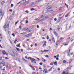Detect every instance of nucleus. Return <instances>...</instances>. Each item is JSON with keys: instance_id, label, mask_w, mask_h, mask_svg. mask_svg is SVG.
I'll use <instances>...</instances> for the list:
<instances>
[{"instance_id": "f257e3e1", "label": "nucleus", "mask_w": 74, "mask_h": 74, "mask_svg": "<svg viewBox=\"0 0 74 74\" xmlns=\"http://www.w3.org/2000/svg\"><path fill=\"white\" fill-rule=\"evenodd\" d=\"M2 53H3V55H8V54L7 52H6V51H5V50H3L2 51Z\"/></svg>"}, {"instance_id": "f03ea898", "label": "nucleus", "mask_w": 74, "mask_h": 74, "mask_svg": "<svg viewBox=\"0 0 74 74\" xmlns=\"http://www.w3.org/2000/svg\"><path fill=\"white\" fill-rule=\"evenodd\" d=\"M58 42L57 41L56 42V44L55 45V47H58Z\"/></svg>"}, {"instance_id": "7ed1b4c3", "label": "nucleus", "mask_w": 74, "mask_h": 74, "mask_svg": "<svg viewBox=\"0 0 74 74\" xmlns=\"http://www.w3.org/2000/svg\"><path fill=\"white\" fill-rule=\"evenodd\" d=\"M36 4V3H34V2H32L30 3L29 4L30 6H32V5H35Z\"/></svg>"}, {"instance_id": "20e7f679", "label": "nucleus", "mask_w": 74, "mask_h": 74, "mask_svg": "<svg viewBox=\"0 0 74 74\" xmlns=\"http://www.w3.org/2000/svg\"><path fill=\"white\" fill-rule=\"evenodd\" d=\"M2 15V17L1 19V20L3 18V14H2V12H1V11H0V16Z\"/></svg>"}, {"instance_id": "39448f33", "label": "nucleus", "mask_w": 74, "mask_h": 74, "mask_svg": "<svg viewBox=\"0 0 74 74\" xmlns=\"http://www.w3.org/2000/svg\"><path fill=\"white\" fill-rule=\"evenodd\" d=\"M31 62H32V63H33V61H34V60H35V59L34 58H31Z\"/></svg>"}, {"instance_id": "423d86ee", "label": "nucleus", "mask_w": 74, "mask_h": 74, "mask_svg": "<svg viewBox=\"0 0 74 74\" xmlns=\"http://www.w3.org/2000/svg\"><path fill=\"white\" fill-rule=\"evenodd\" d=\"M52 7L51 6H50L47 8V10H49V9H51Z\"/></svg>"}, {"instance_id": "0eeeda50", "label": "nucleus", "mask_w": 74, "mask_h": 74, "mask_svg": "<svg viewBox=\"0 0 74 74\" xmlns=\"http://www.w3.org/2000/svg\"><path fill=\"white\" fill-rule=\"evenodd\" d=\"M30 34H29L28 35L25 36L26 37H30Z\"/></svg>"}, {"instance_id": "6e6552de", "label": "nucleus", "mask_w": 74, "mask_h": 74, "mask_svg": "<svg viewBox=\"0 0 74 74\" xmlns=\"http://www.w3.org/2000/svg\"><path fill=\"white\" fill-rule=\"evenodd\" d=\"M5 3V2L4 1H2L1 4L2 5H4V4Z\"/></svg>"}, {"instance_id": "1a4fd4ad", "label": "nucleus", "mask_w": 74, "mask_h": 74, "mask_svg": "<svg viewBox=\"0 0 74 74\" xmlns=\"http://www.w3.org/2000/svg\"><path fill=\"white\" fill-rule=\"evenodd\" d=\"M69 14H70V13H67V14L65 16V17H68V16H69Z\"/></svg>"}, {"instance_id": "9d476101", "label": "nucleus", "mask_w": 74, "mask_h": 74, "mask_svg": "<svg viewBox=\"0 0 74 74\" xmlns=\"http://www.w3.org/2000/svg\"><path fill=\"white\" fill-rule=\"evenodd\" d=\"M14 59L15 60H17V59H19V58H16V57H14Z\"/></svg>"}, {"instance_id": "9b49d317", "label": "nucleus", "mask_w": 74, "mask_h": 74, "mask_svg": "<svg viewBox=\"0 0 74 74\" xmlns=\"http://www.w3.org/2000/svg\"><path fill=\"white\" fill-rule=\"evenodd\" d=\"M42 1V0H38V1H37L35 2L36 3H39V2H40V1Z\"/></svg>"}, {"instance_id": "f8f14e48", "label": "nucleus", "mask_w": 74, "mask_h": 74, "mask_svg": "<svg viewBox=\"0 0 74 74\" xmlns=\"http://www.w3.org/2000/svg\"><path fill=\"white\" fill-rule=\"evenodd\" d=\"M42 60L43 62H44L45 63V60L44 58H42Z\"/></svg>"}, {"instance_id": "ddd939ff", "label": "nucleus", "mask_w": 74, "mask_h": 74, "mask_svg": "<svg viewBox=\"0 0 74 74\" xmlns=\"http://www.w3.org/2000/svg\"><path fill=\"white\" fill-rule=\"evenodd\" d=\"M20 44H21V43H19L18 45H16V46L17 47H20Z\"/></svg>"}, {"instance_id": "4468645a", "label": "nucleus", "mask_w": 74, "mask_h": 74, "mask_svg": "<svg viewBox=\"0 0 74 74\" xmlns=\"http://www.w3.org/2000/svg\"><path fill=\"white\" fill-rule=\"evenodd\" d=\"M48 4H49V3H47L45 4V6H47L48 5Z\"/></svg>"}, {"instance_id": "2eb2a0df", "label": "nucleus", "mask_w": 74, "mask_h": 74, "mask_svg": "<svg viewBox=\"0 0 74 74\" xmlns=\"http://www.w3.org/2000/svg\"><path fill=\"white\" fill-rule=\"evenodd\" d=\"M30 67L32 68V69L33 70H35V69L32 66H30Z\"/></svg>"}, {"instance_id": "dca6fc26", "label": "nucleus", "mask_w": 74, "mask_h": 74, "mask_svg": "<svg viewBox=\"0 0 74 74\" xmlns=\"http://www.w3.org/2000/svg\"><path fill=\"white\" fill-rule=\"evenodd\" d=\"M15 11H14L12 13V15H15Z\"/></svg>"}, {"instance_id": "f3484780", "label": "nucleus", "mask_w": 74, "mask_h": 74, "mask_svg": "<svg viewBox=\"0 0 74 74\" xmlns=\"http://www.w3.org/2000/svg\"><path fill=\"white\" fill-rule=\"evenodd\" d=\"M54 64L56 66H57V62H55L54 63Z\"/></svg>"}, {"instance_id": "a211bd4d", "label": "nucleus", "mask_w": 74, "mask_h": 74, "mask_svg": "<svg viewBox=\"0 0 74 74\" xmlns=\"http://www.w3.org/2000/svg\"><path fill=\"white\" fill-rule=\"evenodd\" d=\"M54 34L56 36L57 35V33H56V32H53Z\"/></svg>"}, {"instance_id": "6ab92c4d", "label": "nucleus", "mask_w": 74, "mask_h": 74, "mask_svg": "<svg viewBox=\"0 0 74 74\" xmlns=\"http://www.w3.org/2000/svg\"><path fill=\"white\" fill-rule=\"evenodd\" d=\"M44 70L43 71H46V70H47V69H46V68H45V67H44Z\"/></svg>"}, {"instance_id": "aec40b11", "label": "nucleus", "mask_w": 74, "mask_h": 74, "mask_svg": "<svg viewBox=\"0 0 74 74\" xmlns=\"http://www.w3.org/2000/svg\"><path fill=\"white\" fill-rule=\"evenodd\" d=\"M16 49L17 51H20V49H19L17 47H16Z\"/></svg>"}, {"instance_id": "412c9836", "label": "nucleus", "mask_w": 74, "mask_h": 74, "mask_svg": "<svg viewBox=\"0 0 74 74\" xmlns=\"http://www.w3.org/2000/svg\"><path fill=\"white\" fill-rule=\"evenodd\" d=\"M54 63L53 62H51V63H50V65H51V66H52V65H53V64Z\"/></svg>"}, {"instance_id": "4be33fe9", "label": "nucleus", "mask_w": 74, "mask_h": 74, "mask_svg": "<svg viewBox=\"0 0 74 74\" xmlns=\"http://www.w3.org/2000/svg\"><path fill=\"white\" fill-rule=\"evenodd\" d=\"M48 51H49V50H44L43 52H48Z\"/></svg>"}, {"instance_id": "5701e85b", "label": "nucleus", "mask_w": 74, "mask_h": 74, "mask_svg": "<svg viewBox=\"0 0 74 74\" xmlns=\"http://www.w3.org/2000/svg\"><path fill=\"white\" fill-rule=\"evenodd\" d=\"M49 12V10H47L45 11V13H48V12Z\"/></svg>"}, {"instance_id": "b1692460", "label": "nucleus", "mask_w": 74, "mask_h": 74, "mask_svg": "<svg viewBox=\"0 0 74 74\" xmlns=\"http://www.w3.org/2000/svg\"><path fill=\"white\" fill-rule=\"evenodd\" d=\"M23 30H24V31H26V30H27V29L26 28H24L23 29Z\"/></svg>"}, {"instance_id": "393cba45", "label": "nucleus", "mask_w": 74, "mask_h": 74, "mask_svg": "<svg viewBox=\"0 0 74 74\" xmlns=\"http://www.w3.org/2000/svg\"><path fill=\"white\" fill-rule=\"evenodd\" d=\"M35 10V9L34 8H32L31 9V11H34Z\"/></svg>"}, {"instance_id": "a878e982", "label": "nucleus", "mask_w": 74, "mask_h": 74, "mask_svg": "<svg viewBox=\"0 0 74 74\" xmlns=\"http://www.w3.org/2000/svg\"><path fill=\"white\" fill-rule=\"evenodd\" d=\"M23 47H24V48H25V45L24 43L23 44Z\"/></svg>"}, {"instance_id": "bb28decb", "label": "nucleus", "mask_w": 74, "mask_h": 74, "mask_svg": "<svg viewBox=\"0 0 74 74\" xmlns=\"http://www.w3.org/2000/svg\"><path fill=\"white\" fill-rule=\"evenodd\" d=\"M52 67L49 70V71H51L52 70Z\"/></svg>"}, {"instance_id": "cd10ccee", "label": "nucleus", "mask_w": 74, "mask_h": 74, "mask_svg": "<svg viewBox=\"0 0 74 74\" xmlns=\"http://www.w3.org/2000/svg\"><path fill=\"white\" fill-rule=\"evenodd\" d=\"M4 29L5 30V31L6 32L7 31V29H6V27H5L4 26Z\"/></svg>"}, {"instance_id": "c85d7f7f", "label": "nucleus", "mask_w": 74, "mask_h": 74, "mask_svg": "<svg viewBox=\"0 0 74 74\" xmlns=\"http://www.w3.org/2000/svg\"><path fill=\"white\" fill-rule=\"evenodd\" d=\"M45 18V19H48V18H49V17L48 16H46Z\"/></svg>"}, {"instance_id": "c756f323", "label": "nucleus", "mask_w": 74, "mask_h": 74, "mask_svg": "<svg viewBox=\"0 0 74 74\" xmlns=\"http://www.w3.org/2000/svg\"><path fill=\"white\" fill-rule=\"evenodd\" d=\"M9 27V24H8L7 25H6V27L8 28Z\"/></svg>"}, {"instance_id": "7c9ffc66", "label": "nucleus", "mask_w": 74, "mask_h": 74, "mask_svg": "<svg viewBox=\"0 0 74 74\" xmlns=\"http://www.w3.org/2000/svg\"><path fill=\"white\" fill-rule=\"evenodd\" d=\"M0 60L3 61L4 60H2V57H1L0 58Z\"/></svg>"}, {"instance_id": "2f4dec72", "label": "nucleus", "mask_w": 74, "mask_h": 74, "mask_svg": "<svg viewBox=\"0 0 74 74\" xmlns=\"http://www.w3.org/2000/svg\"><path fill=\"white\" fill-rule=\"evenodd\" d=\"M60 40H63V38L62 37H61L60 38Z\"/></svg>"}, {"instance_id": "473e14b6", "label": "nucleus", "mask_w": 74, "mask_h": 74, "mask_svg": "<svg viewBox=\"0 0 74 74\" xmlns=\"http://www.w3.org/2000/svg\"><path fill=\"white\" fill-rule=\"evenodd\" d=\"M44 16H45L44 15H43L40 17V18H44Z\"/></svg>"}, {"instance_id": "72a5a7b5", "label": "nucleus", "mask_w": 74, "mask_h": 74, "mask_svg": "<svg viewBox=\"0 0 74 74\" xmlns=\"http://www.w3.org/2000/svg\"><path fill=\"white\" fill-rule=\"evenodd\" d=\"M16 41L17 42H18V41L17 40H16L15 41H14V44H16Z\"/></svg>"}, {"instance_id": "f704fd0d", "label": "nucleus", "mask_w": 74, "mask_h": 74, "mask_svg": "<svg viewBox=\"0 0 74 74\" xmlns=\"http://www.w3.org/2000/svg\"><path fill=\"white\" fill-rule=\"evenodd\" d=\"M66 61L65 60H64L63 61V63H66Z\"/></svg>"}, {"instance_id": "c9c22d12", "label": "nucleus", "mask_w": 74, "mask_h": 74, "mask_svg": "<svg viewBox=\"0 0 74 74\" xmlns=\"http://www.w3.org/2000/svg\"><path fill=\"white\" fill-rule=\"evenodd\" d=\"M62 74H66V72H63V73H62ZM68 74V73H67V74Z\"/></svg>"}, {"instance_id": "e433bc0d", "label": "nucleus", "mask_w": 74, "mask_h": 74, "mask_svg": "<svg viewBox=\"0 0 74 74\" xmlns=\"http://www.w3.org/2000/svg\"><path fill=\"white\" fill-rule=\"evenodd\" d=\"M47 40H48V39H49V36H47Z\"/></svg>"}, {"instance_id": "4c0bfd02", "label": "nucleus", "mask_w": 74, "mask_h": 74, "mask_svg": "<svg viewBox=\"0 0 74 74\" xmlns=\"http://www.w3.org/2000/svg\"><path fill=\"white\" fill-rule=\"evenodd\" d=\"M24 34H25V33L24 32L23 33H21L20 34V35H21V34H22L23 35H24Z\"/></svg>"}, {"instance_id": "58836bf2", "label": "nucleus", "mask_w": 74, "mask_h": 74, "mask_svg": "<svg viewBox=\"0 0 74 74\" xmlns=\"http://www.w3.org/2000/svg\"><path fill=\"white\" fill-rule=\"evenodd\" d=\"M43 47H45V46H46V44H45V43L43 45Z\"/></svg>"}, {"instance_id": "ea45409f", "label": "nucleus", "mask_w": 74, "mask_h": 74, "mask_svg": "<svg viewBox=\"0 0 74 74\" xmlns=\"http://www.w3.org/2000/svg\"><path fill=\"white\" fill-rule=\"evenodd\" d=\"M12 35L13 36V37H15V34H12Z\"/></svg>"}, {"instance_id": "a19ab883", "label": "nucleus", "mask_w": 74, "mask_h": 74, "mask_svg": "<svg viewBox=\"0 0 74 74\" xmlns=\"http://www.w3.org/2000/svg\"><path fill=\"white\" fill-rule=\"evenodd\" d=\"M9 11H10V12H12V10L11 9V10H9Z\"/></svg>"}, {"instance_id": "79ce46f5", "label": "nucleus", "mask_w": 74, "mask_h": 74, "mask_svg": "<svg viewBox=\"0 0 74 74\" xmlns=\"http://www.w3.org/2000/svg\"><path fill=\"white\" fill-rule=\"evenodd\" d=\"M5 59H7V60L9 59V58H8L7 57H5Z\"/></svg>"}, {"instance_id": "37998d69", "label": "nucleus", "mask_w": 74, "mask_h": 74, "mask_svg": "<svg viewBox=\"0 0 74 74\" xmlns=\"http://www.w3.org/2000/svg\"><path fill=\"white\" fill-rule=\"evenodd\" d=\"M25 12H26V13H29V11H28V10H26L25 11Z\"/></svg>"}, {"instance_id": "c03bdc74", "label": "nucleus", "mask_w": 74, "mask_h": 74, "mask_svg": "<svg viewBox=\"0 0 74 74\" xmlns=\"http://www.w3.org/2000/svg\"><path fill=\"white\" fill-rule=\"evenodd\" d=\"M19 22V21H17V22H16L15 23V25H16V24H17V23H18Z\"/></svg>"}, {"instance_id": "a18cd8bd", "label": "nucleus", "mask_w": 74, "mask_h": 74, "mask_svg": "<svg viewBox=\"0 0 74 74\" xmlns=\"http://www.w3.org/2000/svg\"><path fill=\"white\" fill-rule=\"evenodd\" d=\"M44 18L41 19L40 20V21H44Z\"/></svg>"}, {"instance_id": "49530a36", "label": "nucleus", "mask_w": 74, "mask_h": 74, "mask_svg": "<svg viewBox=\"0 0 74 74\" xmlns=\"http://www.w3.org/2000/svg\"><path fill=\"white\" fill-rule=\"evenodd\" d=\"M64 46H66L67 45H68V43L64 44Z\"/></svg>"}, {"instance_id": "de8ad7c7", "label": "nucleus", "mask_w": 74, "mask_h": 74, "mask_svg": "<svg viewBox=\"0 0 74 74\" xmlns=\"http://www.w3.org/2000/svg\"><path fill=\"white\" fill-rule=\"evenodd\" d=\"M49 56H48V55H46L45 56L46 58H49Z\"/></svg>"}, {"instance_id": "09e8293b", "label": "nucleus", "mask_w": 74, "mask_h": 74, "mask_svg": "<svg viewBox=\"0 0 74 74\" xmlns=\"http://www.w3.org/2000/svg\"><path fill=\"white\" fill-rule=\"evenodd\" d=\"M56 59L57 60H59V58H56Z\"/></svg>"}, {"instance_id": "8fccbe9b", "label": "nucleus", "mask_w": 74, "mask_h": 74, "mask_svg": "<svg viewBox=\"0 0 74 74\" xmlns=\"http://www.w3.org/2000/svg\"><path fill=\"white\" fill-rule=\"evenodd\" d=\"M14 6V5L13 4H11V7H12Z\"/></svg>"}, {"instance_id": "3c124183", "label": "nucleus", "mask_w": 74, "mask_h": 74, "mask_svg": "<svg viewBox=\"0 0 74 74\" xmlns=\"http://www.w3.org/2000/svg\"><path fill=\"white\" fill-rule=\"evenodd\" d=\"M32 58H31V57H29V58H28V59H30V60H31V59H32Z\"/></svg>"}, {"instance_id": "603ef678", "label": "nucleus", "mask_w": 74, "mask_h": 74, "mask_svg": "<svg viewBox=\"0 0 74 74\" xmlns=\"http://www.w3.org/2000/svg\"><path fill=\"white\" fill-rule=\"evenodd\" d=\"M28 21L26 20L25 22L26 23H28Z\"/></svg>"}, {"instance_id": "864d4df0", "label": "nucleus", "mask_w": 74, "mask_h": 74, "mask_svg": "<svg viewBox=\"0 0 74 74\" xmlns=\"http://www.w3.org/2000/svg\"><path fill=\"white\" fill-rule=\"evenodd\" d=\"M50 13H52V12H53V10H51L50 11Z\"/></svg>"}, {"instance_id": "5fc2aeb1", "label": "nucleus", "mask_w": 74, "mask_h": 74, "mask_svg": "<svg viewBox=\"0 0 74 74\" xmlns=\"http://www.w3.org/2000/svg\"><path fill=\"white\" fill-rule=\"evenodd\" d=\"M39 64L40 65H42V62L40 63Z\"/></svg>"}, {"instance_id": "6e6d98bb", "label": "nucleus", "mask_w": 74, "mask_h": 74, "mask_svg": "<svg viewBox=\"0 0 74 74\" xmlns=\"http://www.w3.org/2000/svg\"><path fill=\"white\" fill-rule=\"evenodd\" d=\"M8 33L10 35V34H11V32H8Z\"/></svg>"}, {"instance_id": "4d7b16f0", "label": "nucleus", "mask_w": 74, "mask_h": 74, "mask_svg": "<svg viewBox=\"0 0 74 74\" xmlns=\"http://www.w3.org/2000/svg\"><path fill=\"white\" fill-rule=\"evenodd\" d=\"M38 18H37L36 19H35V21H38Z\"/></svg>"}, {"instance_id": "13d9d810", "label": "nucleus", "mask_w": 74, "mask_h": 74, "mask_svg": "<svg viewBox=\"0 0 74 74\" xmlns=\"http://www.w3.org/2000/svg\"><path fill=\"white\" fill-rule=\"evenodd\" d=\"M32 74H37V73H36L35 72H33V73H32Z\"/></svg>"}, {"instance_id": "bf43d9fd", "label": "nucleus", "mask_w": 74, "mask_h": 74, "mask_svg": "<svg viewBox=\"0 0 74 74\" xmlns=\"http://www.w3.org/2000/svg\"><path fill=\"white\" fill-rule=\"evenodd\" d=\"M37 28H39V26H38V25H37Z\"/></svg>"}, {"instance_id": "052dcab7", "label": "nucleus", "mask_w": 74, "mask_h": 74, "mask_svg": "<svg viewBox=\"0 0 74 74\" xmlns=\"http://www.w3.org/2000/svg\"><path fill=\"white\" fill-rule=\"evenodd\" d=\"M54 21H57V19H56V18H55L54 19Z\"/></svg>"}, {"instance_id": "680f3d73", "label": "nucleus", "mask_w": 74, "mask_h": 74, "mask_svg": "<svg viewBox=\"0 0 74 74\" xmlns=\"http://www.w3.org/2000/svg\"><path fill=\"white\" fill-rule=\"evenodd\" d=\"M53 41L54 43L55 42V40H53Z\"/></svg>"}, {"instance_id": "e2e57ef3", "label": "nucleus", "mask_w": 74, "mask_h": 74, "mask_svg": "<svg viewBox=\"0 0 74 74\" xmlns=\"http://www.w3.org/2000/svg\"><path fill=\"white\" fill-rule=\"evenodd\" d=\"M27 30H29L30 29V28H27Z\"/></svg>"}, {"instance_id": "0e129e2a", "label": "nucleus", "mask_w": 74, "mask_h": 74, "mask_svg": "<svg viewBox=\"0 0 74 74\" xmlns=\"http://www.w3.org/2000/svg\"><path fill=\"white\" fill-rule=\"evenodd\" d=\"M62 7H61V8H59V10H61V9H62Z\"/></svg>"}, {"instance_id": "69168bd1", "label": "nucleus", "mask_w": 74, "mask_h": 74, "mask_svg": "<svg viewBox=\"0 0 74 74\" xmlns=\"http://www.w3.org/2000/svg\"><path fill=\"white\" fill-rule=\"evenodd\" d=\"M54 57L55 58H56V56H54Z\"/></svg>"}, {"instance_id": "338daca9", "label": "nucleus", "mask_w": 74, "mask_h": 74, "mask_svg": "<svg viewBox=\"0 0 74 74\" xmlns=\"http://www.w3.org/2000/svg\"><path fill=\"white\" fill-rule=\"evenodd\" d=\"M57 57H59V55L58 54L57 55Z\"/></svg>"}, {"instance_id": "774afa93", "label": "nucleus", "mask_w": 74, "mask_h": 74, "mask_svg": "<svg viewBox=\"0 0 74 74\" xmlns=\"http://www.w3.org/2000/svg\"><path fill=\"white\" fill-rule=\"evenodd\" d=\"M19 29H21V26H19Z\"/></svg>"}]
</instances>
